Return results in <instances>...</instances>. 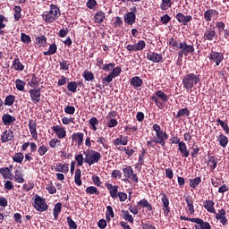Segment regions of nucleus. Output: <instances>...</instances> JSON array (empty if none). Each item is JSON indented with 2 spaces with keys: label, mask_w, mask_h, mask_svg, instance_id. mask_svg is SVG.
I'll use <instances>...</instances> for the list:
<instances>
[{
  "label": "nucleus",
  "mask_w": 229,
  "mask_h": 229,
  "mask_svg": "<svg viewBox=\"0 0 229 229\" xmlns=\"http://www.w3.org/2000/svg\"><path fill=\"white\" fill-rule=\"evenodd\" d=\"M62 15L60 13V8L55 4H51L49 7V11H46L42 13V19L45 22L51 24V22H55L58 17Z\"/></svg>",
  "instance_id": "1"
},
{
  "label": "nucleus",
  "mask_w": 229,
  "mask_h": 229,
  "mask_svg": "<svg viewBox=\"0 0 229 229\" xmlns=\"http://www.w3.org/2000/svg\"><path fill=\"white\" fill-rule=\"evenodd\" d=\"M152 129L156 133L154 136V144H159L162 148H165V140H168V134L157 123H154Z\"/></svg>",
  "instance_id": "2"
},
{
  "label": "nucleus",
  "mask_w": 229,
  "mask_h": 229,
  "mask_svg": "<svg viewBox=\"0 0 229 229\" xmlns=\"http://www.w3.org/2000/svg\"><path fill=\"white\" fill-rule=\"evenodd\" d=\"M122 174L123 175V182H132L136 184L139 182L138 174H135L133 171V167L129 165H123L122 166Z\"/></svg>",
  "instance_id": "3"
},
{
  "label": "nucleus",
  "mask_w": 229,
  "mask_h": 229,
  "mask_svg": "<svg viewBox=\"0 0 229 229\" xmlns=\"http://www.w3.org/2000/svg\"><path fill=\"white\" fill-rule=\"evenodd\" d=\"M106 188L110 192L111 199H119V201L121 202H124L127 200V198H128L127 194L125 192L118 191L119 186L106 182Z\"/></svg>",
  "instance_id": "4"
},
{
  "label": "nucleus",
  "mask_w": 229,
  "mask_h": 229,
  "mask_svg": "<svg viewBox=\"0 0 229 229\" xmlns=\"http://www.w3.org/2000/svg\"><path fill=\"white\" fill-rule=\"evenodd\" d=\"M83 154L85 156V164H87L88 165H93L96 163L101 161V153L98 151L87 149L83 151Z\"/></svg>",
  "instance_id": "5"
},
{
  "label": "nucleus",
  "mask_w": 229,
  "mask_h": 229,
  "mask_svg": "<svg viewBox=\"0 0 229 229\" xmlns=\"http://www.w3.org/2000/svg\"><path fill=\"white\" fill-rule=\"evenodd\" d=\"M151 100L154 101V104H156L159 110H164V103L168 102V95L162 90H157L156 91V96L151 97Z\"/></svg>",
  "instance_id": "6"
},
{
  "label": "nucleus",
  "mask_w": 229,
  "mask_h": 229,
  "mask_svg": "<svg viewBox=\"0 0 229 229\" xmlns=\"http://www.w3.org/2000/svg\"><path fill=\"white\" fill-rule=\"evenodd\" d=\"M178 49H180L178 53L179 58H183V56H189V55H192L195 51L194 45L187 44V41H182L179 44Z\"/></svg>",
  "instance_id": "7"
},
{
  "label": "nucleus",
  "mask_w": 229,
  "mask_h": 229,
  "mask_svg": "<svg viewBox=\"0 0 229 229\" xmlns=\"http://www.w3.org/2000/svg\"><path fill=\"white\" fill-rule=\"evenodd\" d=\"M35 200L33 204V208H35L38 212H46L48 209L47 203H46V199L39 197V195H35Z\"/></svg>",
  "instance_id": "8"
},
{
  "label": "nucleus",
  "mask_w": 229,
  "mask_h": 229,
  "mask_svg": "<svg viewBox=\"0 0 229 229\" xmlns=\"http://www.w3.org/2000/svg\"><path fill=\"white\" fill-rule=\"evenodd\" d=\"M199 81H201L200 76L194 73L186 75L182 80L184 87H194L198 85Z\"/></svg>",
  "instance_id": "9"
},
{
  "label": "nucleus",
  "mask_w": 229,
  "mask_h": 229,
  "mask_svg": "<svg viewBox=\"0 0 229 229\" xmlns=\"http://www.w3.org/2000/svg\"><path fill=\"white\" fill-rule=\"evenodd\" d=\"M208 58L211 64H215V65L219 66L225 60V55H223L221 52L211 50V52L208 54Z\"/></svg>",
  "instance_id": "10"
},
{
  "label": "nucleus",
  "mask_w": 229,
  "mask_h": 229,
  "mask_svg": "<svg viewBox=\"0 0 229 229\" xmlns=\"http://www.w3.org/2000/svg\"><path fill=\"white\" fill-rule=\"evenodd\" d=\"M160 201L162 202V211L164 212V216L166 217L171 212L170 200L166 197L165 192L160 193Z\"/></svg>",
  "instance_id": "11"
},
{
  "label": "nucleus",
  "mask_w": 229,
  "mask_h": 229,
  "mask_svg": "<svg viewBox=\"0 0 229 229\" xmlns=\"http://www.w3.org/2000/svg\"><path fill=\"white\" fill-rule=\"evenodd\" d=\"M175 19L182 26H189V22L192 21V16L185 15L182 13H177Z\"/></svg>",
  "instance_id": "12"
},
{
  "label": "nucleus",
  "mask_w": 229,
  "mask_h": 229,
  "mask_svg": "<svg viewBox=\"0 0 229 229\" xmlns=\"http://www.w3.org/2000/svg\"><path fill=\"white\" fill-rule=\"evenodd\" d=\"M218 16L219 11L215 9H208L204 13V21H206V22H211L212 20L214 21V19H217Z\"/></svg>",
  "instance_id": "13"
},
{
  "label": "nucleus",
  "mask_w": 229,
  "mask_h": 229,
  "mask_svg": "<svg viewBox=\"0 0 229 229\" xmlns=\"http://www.w3.org/2000/svg\"><path fill=\"white\" fill-rule=\"evenodd\" d=\"M30 94L31 102L38 104L41 100V89L39 88H33L29 90Z\"/></svg>",
  "instance_id": "14"
},
{
  "label": "nucleus",
  "mask_w": 229,
  "mask_h": 229,
  "mask_svg": "<svg viewBox=\"0 0 229 229\" xmlns=\"http://www.w3.org/2000/svg\"><path fill=\"white\" fill-rule=\"evenodd\" d=\"M111 71L112 72L105 78V81H106L107 83H110V81H112L114 78H117V76H119L121 72H123V68H121L120 66H114V69Z\"/></svg>",
  "instance_id": "15"
},
{
  "label": "nucleus",
  "mask_w": 229,
  "mask_h": 229,
  "mask_svg": "<svg viewBox=\"0 0 229 229\" xmlns=\"http://www.w3.org/2000/svg\"><path fill=\"white\" fill-rule=\"evenodd\" d=\"M52 131L55 134H56V137L59 140H63L67 136V131H65V129L59 125L53 126Z\"/></svg>",
  "instance_id": "16"
},
{
  "label": "nucleus",
  "mask_w": 229,
  "mask_h": 229,
  "mask_svg": "<svg viewBox=\"0 0 229 229\" xmlns=\"http://www.w3.org/2000/svg\"><path fill=\"white\" fill-rule=\"evenodd\" d=\"M15 135L12 130H5L1 133V142L5 143L13 140Z\"/></svg>",
  "instance_id": "17"
},
{
  "label": "nucleus",
  "mask_w": 229,
  "mask_h": 229,
  "mask_svg": "<svg viewBox=\"0 0 229 229\" xmlns=\"http://www.w3.org/2000/svg\"><path fill=\"white\" fill-rule=\"evenodd\" d=\"M147 58L150 62H153V64H160V62H162V60H164V57L162 56V55L156 53V52L148 53Z\"/></svg>",
  "instance_id": "18"
},
{
  "label": "nucleus",
  "mask_w": 229,
  "mask_h": 229,
  "mask_svg": "<svg viewBox=\"0 0 229 229\" xmlns=\"http://www.w3.org/2000/svg\"><path fill=\"white\" fill-rule=\"evenodd\" d=\"M29 131L33 140L38 141L37 122L35 120L29 121Z\"/></svg>",
  "instance_id": "19"
},
{
  "label": "nucleus",
  "mask_w": 229,
  "mask_h": 229,
  "mask_svg": "<svg viewBox=\"0 0 229 229\" xmlns=\"http://www.w3.org/2000/svg\"><path fill=\"white\" fill-rule=\"evenodd\" d=\"M12 69L13 71H18L20 72H22L24 71V64L21 63V59H19V55H16L13 61Z\"/></svg>",
  "instance_id": "20"
},
{
  "label": "nucleus",
  "mask_w": 229,
  "mask_h": 229,
  "mask_svg": "<svg viewBox=\"0 0 229 229\" xmlns=\"http://www.w3.org/2000/svg\"><path fill=\"white\" fill-rule=\"evenodd\" d=\"M183 198L185 199L188 212L190 213V215H194V199L191 195H186Z\"/></svg>",
  "instance_id": "21"
},
{
  "label": "nucleus",
  "mask_w": 229,
  "mask_h": 229,
  "mask_svg": "<svg viewBox=\"0 0 229 229\" xmlns=\"http://www.w3.org/2000/svg\"><path fill=\"white\" fill-rule=\"evenodd\" d=\"M136 19H137V16L133 12H129L125 13L123 16V21L125 24H129L130 26H132V24H135Z\"/></svg>",
  "instance_id": "22"
},
{
  "label": "nucleus",
  "mask_w": 229,
  "mask_h": 229,
  "mask_svg": "<svg viewBox=\"0 0 229 229\" xmlns=\"http://www.w3.org/2000/svg\"><path fill=\"white\" fill-rule=\"evenodd\" d=\"M72 141L77 142L78 147H81L84 142V133L82 132H75L72 135Z\"/></svg>",
  "instance_id": "23"
},
{
  "label": "nucleus",
  "mask_w": 229,
  "mask_h": 229,
  "mask_svg": "<svg viewBox=\"0 0 229 229\" xmlns=\"http://www.w3.org/2000/svg\"><path fill=\"white\" fill-rule=\"evenodd\" d=\"M0 174L5 180H7V179L13 180V174H12V170H10L7 167H1L0 168Z\"/></svg>",
  "instance_id": "24"
},
{
  "label": "nucleus",
  "mask_w": 229,
  "mask_h": 229,
  "mask_svg": "<svg viewBox=\"0 0 229 229\" xmlns=\"http://www.w3.org/2000/svg\"><path fill=\"white\" fill-rule=\"evenodd\" d=\"M177 150L181 153L182 157L187 158L190 157V150L187 148V144L177 145Z\"/></svg>",
  "instance_id": "25"
},
{
  "label": "nucleus",
  "mask_w": 229,
  "mask_h": 229,
  "mask_svg": "<svg viewBox=\"0 0 229 229\" xmlns=\"http://www.w3.org/2000/svg\"><path fill=\"white\" fill-rule=\"evenodd\" d=\"M127 144H128V136L119 135V137L113 141V145H114L115 147L119 145L127 146Z\"/></svg>",
  "instance_id": "26"
},
{
  "label": "nucleus",
  "mask_w": 229,
  "mask_h": 229,
  "mask_svg": "<svg viewBox=\"0 0 229 229\" xmlns=\"http://www.w3.org/2000/svg\"><path fill=\"white\" fill-rule=\"evenodd\" d=\"M23 177H24V174L21 171V167H19L18 169L14 170V182H18L20 184L23 183L25 182Z\"/></svg>",
  "instance_id": "27"
},
{
  "label": "nucleus",
  "mask_w": 229,
  "mask_h": 229,
  "mask_svg": "<svg viewBox=\"0 0 229 229\" xmlns=\"http://www.w3.org/2000/svg\"><path fill=\"white\" fill-rule=\"evenodd\" d=\"M219 162V159H217L216 157L211 156L208 157V166H209V169L213 171L217 167V163Z\"/></svg>",
  "instance_id": "28"
},
{
  "label": "nucleus",
  "mask_w": 229,
  "mask_h": 229,
  "mask_svg": "<svg viewBox=\"0 0 229 229\" xmlns=\"http://www.w3.org/2000/svg\"><path fill=\"white\" fill-rule=\"evenodd\" d=\"M138 206L140 208H146L147 212L153 211V207L151 206V204H149L148 200H147L146 199H142L139 200Z\"/></svg>",
  "instance_id": "29"
},
{
  "label": "nucleus",
  "mask_w": 229,
  "mask_h": 229,
  "mask_svg": "<svg viewBox=\"0 0 229 229\" xmlns=\"http://www.w3.org/2000/svg\"><path fill=\"white\" fill-rule=\"evenodd\" d=\"M203 208L211 214H216V209H214V201L213 200H205L203 201Z\"/></svg>",
  "instance_id": "30"
},
{
  "label": "nucleus",
  "mask_w": 229,
  "mask_h": 229,
  "mask_svg": "<svg viewBox=\"0 0 229 229\" xmlns=\"http://www.w3.org/2000/svg\"><path fill=\"white\" fill-rule=\"evenodd\" d=\"M2 121L4 125H10L16 122L15 117L12 116L9 114H4L2 117Z\"/></svg>",
  "instance_id": "31"
},
{
  "label": "nucleus",
  "mask_w": 229,
  "mask_h": 229,
  "mask_svg": "<svg viewBox=\"0 0 229 229\" xmlns=\"http://www.w3.org/2000/svg\"><path fill=\"white\" fill-rule=\"evenodd\" d=\"M55 171L59 172V173H64V174H67L69 173V165H63L61 163H56L55 165Z\"/></svg>",
  "instance_id": "32"
},
{
  "label": "nucleus",
  "mask_w": 229,
  "mask_h": 229,
  "mask_svg": "<svg viewBox=\"0 0 229 229\" xmlns=\"http://www.w3.org/2000/svg\"><path fill=\"white\" fill-rule=\"evenodd\" d=\"M214 37H216V30L211 27L206 29V32L204 34V38L206 40L212 41L214 40Z\"/></svg>",
  "instance_id": "33"
},
{
  "label": "nucleus",
  "mask_w": 229,
  "mask_h": 229,
  "mask_svg": "<svg viewBox=\"0 0 229 229\" xmlns=\"http://www.w3.org/2000/svg\"><path fill=\"white\" fill-rule=\"evenodd\" d=\"M193 223L196 224V225H194L195 229H211V225H209L208 222H204L203 220H199Z\"/></svg>",
  "instance_id": "34"
},
{
  "label": "nucleus",
  "mask_w": 229,
  "mask_h": 229,
  "mask_svg": "<svg viewBox=\"0 0 229 229\" xmlns=\"http://www.w3.org/2000/svg\"><path fill=\"white\" fill-rule=\"evenodd\" d=\"M61 210H63V204H61V202H57L55 205V208H53L54 220H58V216H59V213H61Z\"/></svg>",
  "instance_id": "35"
},
{
  "label": "nucleus",
  "mask_w": 229,
  "mask_h": 229,
  "mask_svg": "<svg viewBox=\"0 0 229 229\" xmlns=\"http://www.w3.org/2000/svg\"><path fill=\"white\" fill-rule=\"evenodd\" d=\"M121 213H122V217L123 218V220H125L126 222L133 225L134 223V219H133V216H131L128 210H123L122 209L121 210Z\"/></svg>",
  "instance_id": "36"
},
{
  "label": "nucleus",
  "mask_w": 229,
  "mask_h": 229,
  "mask_svg": "<svg viewBox=\"0 0 229 229\" xmlns=\"http://www.w3.org/2000/svg\"><path fill=\"white\" fill-rule=\"evenodd\" d=\"M190 114V110L187 107L182 108L179 110V112H177V114H175V119H179L181 117H189Z\"/></svg>",
  "instance_id": "37"
},
{
  "label": "nucleus",
  "mask_w": 229,
  "mask_h": 229,
  "mask_svg": "<svg viewBox=\"0 0 229 229\" xmlns=\"http://www.w3.org/2000/svg\"><path fill=\"white\" fill-rule=\"evenodd\" d=\"M36 44L38 47H46V44H47V38H46V36L37 37Z\"/></svg>",
  "instance_id": "38"
},
{
  "label": "nucleus",
  "mask_w": 229,
  "mask_h": 229,
  "mask_svg": "<svg viewBox=\"0 0 229 229\" xmlns=\"http://www.w3.org/2000/svg\"><path fill=\"white\" fill-rule=\"evenodd\" d=\"M71 67V63L65 59L59 61V69L60 71H69Z\"/></svg>",
  "instance_id": "39"
},
{
  "label": "nucleus",
  "mask_w": 229,
  "mask_h": 229,
  "mask_svg": "<svg viewBox=\"0 0 229 229\" xmlns=\"http://www.w3.org/2000/svg\"><path fill=\"white\" fill-rule=\"evenodd\" d=\"M85 193L87 195H96L99 196L100 192L95 186H89L87 189H85Z\"/></svg>",
  "instance_id": "40"
},
{
  "label": "nucleus",
  "mask_w": 229,
  "mask_h": 229,
  "mask_svg": "<svg viewBox=\"0 0 229 229\" xmlns=\"http://www.w3.org/2000/svg\"><path fill=\"white\" fill-rule=\"evenodd\" d=\"M217 140L218 145H220L222 148H226V145H228V138L224 134L218 135Z\"/></svg>",
  "instance_id": "41"
},
{
  "label": "nucleus",
  "mask_w": 229,
  "mask_h": 229,
  "mask_svg": "<svg viewBox=\"0 0 229 229\" xmlns=\"http://www.w3.org/2000/svg\"><path fill=\"white\" fill-rule=\"evenodd\" d=\"M112 218H114V212L113 211L112 206H108L106 207V222L110 223Z\"/></svg>",
  "instance_id": "42"
},
{
  "label": "nucleus",
  "mask_w": 229,
  "mask_h": 229,
  "mask_svg": "<svg viewBox=\"0 0 229 229\" xmlns=\"http://www.w3.org/2000/svg\"><path fill=\"white\" fill-rule=\"evenodd\" d=\"M171 6H173V2L171 0H161L160 9L163 10V12L169 10Z\"/></svg>",
  "instance_id": "43"
},
{
  "label": "nucleus",
  "mask_w": 229,
  "mask_h": 229,
  "mask_svg": "<svg viewBox=\"0 0 229 229\" xmlns=\"http://www.w3.org/2000/svg\"><path fill=\"white\" fill-rule=\"evenodd\" d=\"M202 182V179L200 177H195L194 179H190V188L196 189Z\"/></svg>",
  "instance_id": "44"
},
{
  "label": "nucleus",
  "mask_w": 229,
  "mask_h": 229,
  "mask_svg": "<svg viewBox=\"0 0 229 229\" xmlns=\"http://www.w3.org/2000/svg\"><path fill=\"white\" fill-rule=\"evenodd\" d=\"M13 12H14V20L21 21V18L22 17V14H21L22 8L19 5H15L13 8Z\"/></svg>",
  "instance_id": "45"
},
{
  "label": "nucleus",
  "mask_w": 229,
  "mask_h": 229,
  "mask_svg": "<svg viewBox=\"0 0 229 229\" xmlns=\"http://www.w3.org/2000/svg\"><path fill=\"white\" fill-rule=\"evenodd\" d=\"M216 123H217L218 125H220V127L224 130V131H225V133H226V135L229 134V126L226 122H224V121L220 120L219 118H217L216 120Z\"/></svg>",
  "instance_id": "46"
},
{
  "label": "nucleus",
  "mask_w": 229,
  "mask_h": 229,
  "mask_svg": "<svg viewBox=\"0 0 229 229\" xmlns=\"http://www.w3.org/2000/svg\"><path fill=\"white\" fill-rule=\"evenodd\" d=\"M14 163L22 164L24 161V155L21 152H18L12 157Z\"/></svg>",
  "instance_id": "47"
},
{
  "label": "nucleus",
  "mask_w": 229,
  "mask_h": 229,
  "mask_svg": "<svg viewBox=\"0 0 229 229\" xmlns=\"http://www.w3.org/2000/svg\"><path fill=\"white\" fill-rule=\"evenodd\" d=\"M48 146H50V148L55 149L56 148L61 147V140H59L57 138H53L48 141Z\"/></svg>",
  "instance_id": "48"
},
{
  "label": "nucleus",
  "mask_w": 229,
  "mask_h": 229,
  "mask_svg": "<svg viewBox=\"0 0 229 229\" xmlns=\"http://www.w3.org/2000/svg\"><path fill=\"white\" fill-rule=\"evenodd\" d=\"M130 82L132 87H140L142 85V79L139 76H135L131 79Z\"/></svg>",
  "instance_id": "49"
},
{
  "label": "nucleus",
  "mask_w": 229,
  "mask_h": 229,
  "mask_svg": "<svg viewBox=\"0 0 229 229\" xmlns=\"http://www.w3.org/2000/svg\"><path fill=\"white\" fill-rule=\"evenodd\" d=\"M81 176V169H76V172L74 173V184L78 185V187H81L82 185Z\"/></svg>",
  "instance_id": "50"
},
{
  "label": "nucleus",
  "mask_w": 229,
  "mask_h": 229,
  "mask_svg": "<svg viewBox=\"0 0 229 229\" xmlns=\"http://www.w3.org/2000/svg\"><path fill=\"white\" fill-rule=\"evenodd\" d=\"M13 103H15V96L9 95V96L5 97L4 106H12V105H13Z\"/></svg>",
  "instance_id": "51"
},
{
  "label": "nucleus",
  "mask_w": 229,
  "mask_h": 229,
  "mask_svg": "<svg viewBox=\"0 0 229 229\" xmlns=\"http://www.w3.org/2000/svg\"><path fill=\"white\" fill-rule=\"evenodd\" d=\"M106 14L103 12H98L95 15V21L98 24H102L103 21H105Z\"/></svg>",
  "instance_id": "52"
},
{
  "label": "nucleus",
  "mask_w": 229,
  "mask_h": 229,
  "mask_svg": "<svg viewBox=\"0 0 229 229\" xmlns=\"http://www.w3.org/2000/svg\"><path fill=\"white\" fill-rule=\"evenodd\" d=\"M171 144H174V145H187L185 144V142H183V140L181 141V139L179 137H177L176 135H172L171 139H170Z\"/></svg>",
  "instance_id": "53"
},
{
  "label": "nucleus",
  "mask_w": 229,
  "mask_h": 229,
  "mask_svg": "<svg viewBox=\"0 0 229 229\" xmlns=\"http://www.w3.org/2000/svg\"><path fill=\"white\" fill-rule=\"evenodd\" d=\"M89 126H91V130H93V131H96L98 130V127L96 126L99 124V121H98L96 117H91L89 121Z\"/></svg>",
  "instance_id": "54"
},
{
  "label": "nucleus",
  "mask_w": 229,
  "mask_h": 229,
  "mask_svg": "<svg viewBox=\"0 0 229 229\" xmlns=\"http://www.w3.org/2000/svg\"><path fill=\"white\" fill-rule=\"evenodd\" d=\"M199 151H200V148L198 147V145L192 144L191 152H190V156H191L192 158H197Z\"/></svg>",
  "instance_id": "55"
},
{
  "label": "nucleus",
  "mask_w": 229,
  "mask_h": 229,
  "mask_svg": "<svg viewBox=\"0 0 229 229\" xmlns=\"http://www.w3.org/2000/svg\"><path fill=\"white\" fill-rule=\"evenodd\" d=\"M136 51H143L146 48V41L140 40L134 44Z\"/></svg>",
  "instance_id": "56"
},
{
  "label": "nucleus",
  "mask_w": 229,
  "mask_h": 229,
  "mask_svg": "<svg viewBox=\"0 0 229 229\" xmlns=\"http://www.w3.org/2000/svg\"><path fill=\"white\" fill-rule=\"evenodd\" d=\"M114 67H115V63L105 64L102 66V71H105L106 72H110V71H113Z\"/></svg>",
  "instance_id": "57"
},
{
  "label": "nucleus",
  "mask_w": 229,
  "mask_h": 229,
  "mask_svg": "<svg viewBox=\"0 0 229 229\" xmlns=\"http://www.w3.org/2000/svg\"><path fill=\"white\" fill-rule=\"evenodd\" d=\"M82 76L87 81H92V80H94V73L89 71H84Z\"/></svg>",
  "instance_id": "58"
},
{
  "label": "nucleus",
  "mask_w": 229,
  "mask_h": 229,
  "mask_svg": "<svg viewBox=\"0 0 229 229\" xmlns=\"http://www.w3.org/2000/svg\"><path fill=\"white\" fill-rule=\"evenodd\" d=\"M74 160H76V163H78V166H82V165L85 163V157L82 156V154H78L74 157Z\"/></svg>",
  "instance_id": "59"
},
{
  "label": "nucleus",
  "mask_w": 229,
  "mask_h": 229,
  "mask_svg": "<svg viewBox=\"0 0 229 229\" xmlns=\"http://www.w3.org/2000/svg\"><path fill=\"white\" fill-rule=\"evenodd\" d=\"M21 40L23 42V44H31V37L26 33L21 34Z\"/></svg>",
  "instance_id": "60"
},
{
  "label": "nucleus",
  "mask_w": 229,
  "mask_h": 229,
  "mask_svg": "<svg viewBox=\"0 0 229 229\" xmlns=\"http://www.w3.org/2000/svg\"><path fill=\"white\" fill-rule=\"evenodd\" d=\"M67 225L70 229H78V225L73 219H72V216H67Z\"/></svg>",
  "instance_id": "61"
},
{
  "label": "nucleus",
  "mask_w": 229,
  "mask_h": 229,
  "mask_svg": "<svg viewBox=\"0 0 229 229\" xmlns=\"http://www.w3.org/2000/svg\"><path fill=\"white\" fill-rule=\"evenodd\" d=\"M37 150L39 157H43L44 155H46V153H47L48 148L46 147V145H41L39 148H37Z\"/></svg>",
  "instance_id": "62"
},
{
  "label": "nucleus",
  "mask_w": 229,
  "mask_h": 229,
  "mask_svg": "<svg viewBox=\"0 0 229 229\" xmlns=\"http://www.w3.org/2000/svg\"><path fill=\"white\" fill-rule=\"evenodd\" d=\"M29 84L30 85V87H38V85H40V81L38 78H37V76L32 75V79L30 80Z\"/></svg>",
  "instance_id": "63"
},
{
  "label": "nucleus",
  "mask_w": 229,
  "mask_h": 229,
  "mask_svg": "<svg viewBox=\"0 0 229 229\" xmlns=\"http://www.w3.org/2000/svg\"><path fill=\"white\" fill-rule=\"evenodd\" d=\"M143 229H156L155 225L149 221L142 223Z\"/></svg>",
  "instance_id": "64"
}]
</instances>
